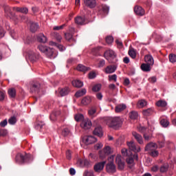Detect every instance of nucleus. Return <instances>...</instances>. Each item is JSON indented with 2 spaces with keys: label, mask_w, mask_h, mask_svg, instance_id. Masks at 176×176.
<instances>
[{
  "label": "nucleus",
  "mask_w": 176,
  "mask_h": 176,
  "mask_svg": "<svg viewBox=\"0 0 176 176\" xmlns=\"http://www.w3.org/2000/svg\"><path fill=\"white\" fill-rule=\"evenodd\" d=\"M107 124L111 129L118 130V129L122 127V124H123V121H122V118H120V117L109 118V119H107Z\"/></svg>",
  "instance_id": "f257e3e1"
},
{
  "label": "nucleus",
  "mask_w": 176,
  "mask_h": 176,
  "mask_svg": "<svg viewBox=\"0 0 176 176\" xmlns=\"http://www.w3.org/2000/svg\"><path fill=\"white\" fill-rule=\"evenodd\" d=\"M15 160L17 162V163H20L21 164H25V163H31V162L34 160V157L31 154L23 155L21 153H18L16 155Z\"/></svg>",
  "instance_id": "f03ea898"
},
{
  "label": "nucleus",
  "mask_w": 176,
  "mask_h": 176,
  "mask_svg": "<svg viewBox=\"0 0 176 176\" xmlns=\"http://www.w3.org/2000/svg\"><path fill=\"white\" fill-rule=\"evenodd\" d=\"M113 155H111L108 158V160L110 162L106 166L107 173H115L116 171V166H115V164H113Z\"/></svg>",
  "instance_id": "7ed1b4c3"
},
{
  "label": "nucleus",
  "mask_w": 176,
  "mask_h": 176,
  "mask_svg": "<svg viewBox=\"0 0 176 176\" xmlns=\"http://www.w3.org/2000/svg\"><path fill=\"white\" fill-rule=\"evenodd\" d=\"M44 38V34H40L37 36V42H39L41 43L40 45H38V49L41 53H45V42L43 41Z\"/></svg>",
  "instance_id": "20e7f679"
},
{
  "label": "nucleus",
  "mask_w": 176,
  "mask_h": 176,
  "mask_svg": "<svg viewBox=\"0 0 176 176\" xmlns=\"http://www.w3.org/2000/svg\"><path fill=\"white\" fill-rule=\"evenodd\" d=\"M41 90V83L39 82H34L30 86V93H39Z\"/></svg>",
  "instance_id": "39448f33"
},
{
  "label": "nucleus",
  "mask_w": 176,
  "mask_h": 176,
  "mask_svg": "<svg viewBox=\"0 0 176 176\" xmlns=\"http://www.w3.org/2000/svg\"><path fill=\"white\" fill-rule=\"evenodd\" d=\"M91 120L87 118H85V120H83L80 124V127L84 129V130H89V129H91Z\"/></svg>",
  "instance_id": "423d86ee"
},
{
  "label": "nucleus",
  "mask_w": 176,
  "mask_h": 176,
  "mask_svg": "<svg viewBox=\"0 0 176 176\" xmlns=\"http://www.w3.org/2000/svg\"><path fill=\"white\" fill-rule=\"evenodd\" d=\"M83 142L85 145H91V144L97 142V138L92 135L85 136L83 138Z\"/></svg>",
  "instance_id": "0eeeda50"
},
{
  "label": "nucleus",
  "mask_w": 176,
  "mask_h": 176,
  "mask_svg": "<svg viewBox=\"0 0 176 176\" xmlns=\"http://www.w3.org/2000/svg\"><path fill=\"white\" fill-rule=\"evenodd\" d=\"M116 163L118 164L119 170H123L124 168V159L122 157V155H118L116 156Z\"/></svg>",
  "instance_id": "6e6552de"
},
{
  "label": "nucleus",
  "mask_w": 176,
  "mask_h": 176,
  "mask_svg": "<svg viewBox=\"0 0 176 176\" xmlns=\"http://www.w3.org/2000/svg\"><path fill=\"white\" fill-rule=\"evenodd\" d=\"M5 14L9 19H14L16 17V14L12 12V8L9 7V6H6L4 7Z\"/></svg>",
  "instance_id": "1a4fd4ad"
},
{
  "label": "nucleus",
  "mask_w": 176,
  "mask_h": 176,
  "mask_svg": "<svg viewBox=\"0 0 176 176\" xmlns=\"http://www.w3.org/2000/svg\"><path fill=\"white\" fill-rule=\"evenodd\" d=\"M157 148V144L156 143L150 142L146 145L144 151H146V152H148L149 153L150 152L156 150Z\"/></svg>",
  "instance_id": "9d476101"
},
{
  "label": "nucleus",
  "mask_w": 176,
  "mask_h": 176,
  "mask_svg": "<svg viewBox=\"0 0 176 176\" xmlns=\"http://www.w3.org/2000/svg\"><path fill=\"white\" fill-rule=\"evenodd\" d=\"M105 163H107V162L103 161L102 162H99V163L95 164L94 166V169L96 171V173H101V171H102V170H104Z\"/></svg>",
  "instance_id": "9b49d317"
},
{
  "label": "nucleus",
  "mask_w": 176,
  "mask_h": 176,
  "mask_svg": "<svg viewBox=\"0 0 176 176\" xmlns=\"http://www.w3.org/2000/svg\"><path fill=\"white\" fill-rule=\"evenodd\" d=\"M132 135L133 137H134L135 140H136L138 144H140V145H144V139L142 138V136L140 135V133L133 131L132 132Z\"/></svg>",
  "instance_id": "f8f14e48"
},
{
  "label": "nucleus",
  "mask_w": 176,
  "mask_h": 176,
  "mask_svg": "<svg viewBox=\"0 0 176 176\" xmlns=\"http://www.w3.org/2000/svg\"><path fill=\"white\" fill-rule=\"evenodd\" d=\"M127 146H129L130 151H133V152H141V148L140 146L137 148L134 142H127Z\"/></svg>",
  "instance_id": "ddd939ff"
},
{
  "label": "nucleus",
  "mask_w": 176,
  "mask_h": 176,
  "mask_svg": "<svg viewBox=\"0 0 176 176\" xmlns=\"http://www.w3.org/2000/svg\"><path fill=\"white\" fill-rule=\"evenodd\" d=\"M70 91L71 89H69V87H65L63 88L59 89V94L60 97H65V96H68Z\"/></svg>",
  "instance_id": "4468645a"
},
{
  "label": "nucleus",
  "mask_w": 176,
  "mask_h": 176,
  "mask_svg": "<svg viewBox=\"0 0 176 176\" xmlns=\"http://www.w3.org/2000/svg\"><path fill=\"white\" fill-rule=\"evenodd\" d=\"M84 4L85 6H87V8H90V9H93V8H96V6L97 5V2L96 0H83Z\"/></svg>",
  "instance_id": "2eb2a0df"
},
{
  "label": "nucleus",
  "mask_w": 176,
  "mask_h": 176,
  "mask_svg": "<svg viewBox=\"0 0 176 176\" xmlns=\"http://www.w3.org/2000/svg\"><path fill=\"white\" fill-rule=\"evenodd\" d=\"M104 56L106 60H108L109 57H111V58H115V57H116V54H115L113 50H109L104 52Z\"/></svg>",
  "instance_id": "dca6fc26"
},
{
  "label": "nucleus",
  "mask_w": 176,
  "mask_h": 176,
  "mask_svg": "<svg viewBox=\"0 0 176 176\" xmlns=\"http://www.w3.org/2000/svg\"><path fill=\"white\" fill-rule=\"evenodd\" d=\"M134 12L138 16H144L145 14V10L141 6H136L134 8Z\"/></svg>",
  "instance_id": "f3484780"
},
{
  "label": "nucleus",
  "mask_w": 176,
  "mask_h": 176,
  "mask_svg": "<svg viewBox=\"0 0 176 176\" xmlns=\"http://www.w3.org/2000/svg\"><path fill=\"white\" fill-rule=\"evenodd\" d=\"M144 61L149 65H153V64H155V60L151 55H146L144 56Z\"/></svg>",
  "instance_id": "a211bd4d"
},
{
  "label": "nucleus",
  "mask_w": 176,
  "mask_h": 176,
  "mask_svg": "<svg viewBox=\"0 0 176 176\" xmlns=\"http://www.w3.org/2000/svg\"><path fill=\"white\" fill-rule=\"evenodd\" d=\"M93 134L94 135H97V137H102L103 134H102V128L101 126H98L96 128H95V129L93 131Z\"/></svg>",
  "instance_id": "6ab92c4d"
},
{
  "label": "nucleus",
  "mask_w": 176,
  "mask_h": 176,
  "mask_svg": "<svg viewBox=\"0 0 176 176\" xmlns=\"http://www.w3.org/2000/svg\"><path fill=\"white\" fill-rule=\"evenodd\" d=\"M126 162L129 167V168H133L134 167V157L133 156H129L126 159Z\"/></svg>",
  "instance_id": "aec40b11"
},
{
  "label": "nucleus",
  "mask_w": 176,
  "mask_h": 176,
  "mask_svg": "<svg viewBox=\"0 0 176 176\" xmlns=\"http://www.w3.org/2000/svg\"><path fill=\"white\" fill-rule=\"evenodd\" d=\"M60 115H61V111L60 110H54L50 115L51 120H56V119H57V117L60 116Z\"/></svg>",
  "instance_id": "412c9836"
},
{
  "label": "nucleus",
  "mask_w": 176,
  "mask_h": 176,
  "mask_svg": "<svg viewBox=\"0 0 176 176\" xmlns=\"http://www.w3.org/2000/svg\"><path fill=\"white\" fill-rule=\"evenodd\" d=\"M115 71H116V66L115 65H109L104 69L105 74H113Z\"/></svg>",
  "instance_id": "4be33fe9"
},
{
  "label": "nucleus",
  "mask_w": 176,
  "mask_h": 176,
  "mask_svg": "<svg viewBox=\"0 0 176 176\" xmlns=\"http://www.w3.org/2000/svg\"><path fill=\"white\" fill-rule=\"evenodd\" d=\"M148 105V102L145 99H141L138 101L137 107L138 108H145Z\"/></svg>",
  "instance_id": "5701e85b"
},
{
  "label": "nucleus",
  "mask_w": 176,
  "mask_h": 176,
  "mask_svg": "<svg viewBox=\"0 0 176 176\" xmlns=\"http://www.w3.org/2000/svg\"><path fill=\"white\" fill-rule=\"evenodd\" d=\"M86 19H85V17L77 16L75 18V23L76 24H78V25H83Z\"/></svg>",
  "instance_id": "b1692460"
},
{
  "label": "nucleus",
  "mask_w": 176,
  "mask_h": 176,
  "mask_svg": "<svg viewBox=\"0 0 176 176\" xmlns=\"http://www.w3.org/2000/svg\"><path fill=\"white\" fill-rule=\"evenodd\" d=\"M74 87H77V89H80V87H83V82L79 80H74L72 82Z\"/></svg>",
  "instance_id": "393cba45"
},
{
  "label": "nucleus",
  "mask_w": 176,
  "mask_h": 176,
  "mask_svg": "<svg viewBox=\"0 0 176 176\" xmlns=\"http://www.w3.org/2000/svg\"><path fill=\"white\" fill-rule=\"evenodd\" d=\"M30 23L31 32H36V31H38V28H39V25L38 24V23H34L31 21H30Z\"/></svg>",
  "instance_id": "a878e982"
},
{
  "label": "nucleus",
  "mask_w": 176,
  "mask_h": 176,
  "mask_svg": "<svg viewBox=\"0 0 176 176\" xmlns=\"http://www.w3.org/2000/svg\"><path fill=\"white\" fill-rule=\"evenodd\" d=\"M45 53L47 57H48L49 58H52L54 50L50 47H47L45 48Z\"/></svg>",
  "instance_id": "bb28decb"
},
{
  "label": "nucleus",
  "mask_w": 176,
  "mask_h": 176,
  "mask_svg": "<svg viewBox=\"0 0 176 176\" xmlns=\"http://www.w3.org/2000/svg\"><path fill=\"white\" fill-rule=\"evenodd\" d=\"M76 69L80 72H87V71H90V67H87L83 65H78Z\"/></svg>",
  "instance_id": "cd10ccee"
},
{
  "label": "nucleus",
  "mask_w": 176,
  "mask_h": 176,
  "mask_svg": "<svg viewBox=\"0 0 176 176\" xmlns=\"http://www.w3.org/2000/svg\"><path fill=\"white\" fill-rule=\"evenodd\" d=\"M28 56L29 59L30 61H32V63H35V61H36V60L38 59V56H36V54H35L32 51H30L28 53Z\"/></svg>",
  "instance_id": "c85d7f7f"
},
{
  "label": "nucleus",
  "mask_w": 176,
  "mask_h": 176,
  "mask_svg": "<svg viewBox=\"0 0 176 176\" xmlns=\"http://www.w3.org/2000/svg\"><path fill=\"white\" fill-rule=\"evenodd\" d=\"M91 102V97L90 96H85L81 100V104L82 105H89Z\"/></svg>",
  "instance_id": "c756f323"
},
{
  "label": "nucleus",
  "mask_w": 176,
  "mask_h": 176,
  "mask_svg": "<svg viewBox=\"0 0 176 176\" xmlns=\"http://www.w3.org/2000/svg\"><path fill=\"white\" fill-rule=\"evenodd\" d=\"M13 9L14 10H16L19 13H23V14H27V13H28V8H27L16 7V8H14Z\"/></svg>",
  "instance_id": "7c9ffc66"
},
{
  "label": "nucleus",
  "mask_w": 176,
  "mask_h": 176,
  "mask_svg": "<svg viewBox=\"0 0 176 176\" xmlns=\"http://www.w3.org/2000/svg\"><path fill=\"white\" fill-rule=\"evenodd\" d=\"M154 110L152 108H148L147 109H144L142 111L144 116H151V115H153Z\"/></svg>",
  "instance_id": "2f4dec72"
},
{
  "label": "nucleus",
  "mask_w": 176,
  "mask_h": 176,
  "mask_svg": "<svg viewBox=\"0 0 176 176\" xmlns=\"http://www.w3.org/2000/svg\"><path fill=\"white\" fill-rule=\"evenodd\" d=\"M78 163H79L81 167H89V166L90 165V162L87 160H79L78 161Z\"/></svg>",
  "instance_id": "473e14b6"
},
{
  "label": "nucleus",
  "mask_w": 176,
  "mask_h": 176,
  "mask_svg": "<svg viewBox=\"0 0 176 176\" xmlns=\"http://www.w3.org/2000/svg\"><path fill=\"white\" fill-rule=\"evenodd\" d=\"M141 69H142L144 72H149L151 69V65L148 63H143L141 65Z\"/></svg>",
  "instance_id": "72a5a7b5"
},
{
  "label": "nucleus",
  "mask_w": 176,
  "mask_h": 176,
  "mask_svg": "<svg viewBox=\"0 0 176 176\" xmlns=\"http://www.w3.org/2000/svg\"><path fill=\"white\" fill-rule=\"evenodd\" d=\"M129 118L131 119V120H135L136 119H138V112L135 111H132L129 113Z\"/></svg>",
  "instance_id": "f704fd0d"
},
{
  "label": "nucleus",
  "mask_w": 176,
  "mask_h": 176,
  "mask_svg": "<svg viewBox=\"0 0 176 176\" xmlns=\"http://www.w3.org/2000/svg\"><path fill=\"white\" fill-rule=\"evenodd\" d=\"M86 93H87L86 89H82L81 90L78 91L75 94V97H76L77 98H79V97H82V96H85Z\"/></svg>",
  "instance_id": "c9c22d12"
},
{
  "label": "nucleus",
  "mask_w": 176,
  "mask_h": 176,
  "mask_svg": "<svg viewBox=\"0 0 176 176\" xmlns=\"http://www.w3.org/2000/svg\"><path fill=\"white\" fill-rule=\"evenodd\" d=\"M126 108V104H118L116 107V112H117V113H119V112L124 111Z\"/></svg>",
  "instance_id": "e433bc0d"
},
{
  "label": "nucleus",
  "mask_w": 176,
  "mask_h": 176,
  "mask_svg": "<svg viewBox=\"0 0 176 176\" xmlns=\"http://www.w3.org/2000/svg\"><path fill=\"white\" fill-rule=\"evenodd\" d=\"M160 124L161 126H162V127H168L169 124H170V122L167 120V118H162L160 120Z\"/></svg>",
  "instance_id": "4c0bfd02"
},
{
  "label": "nucleus",
  "mask_w": 176,
  "mask_h": 176,
  "mask_svg": "<svg viewBox=\"0 0 176 176\" xmlns=\"http://www.w3.org/2000/svg\"><path fill=\"white\" fill-rule=\"evenodd\" d=\"M8 95L10 97V98H14L16 97V89L14 88L9 89Z\"/></svg>",
  "instance_id": "58836bf2"
},
{
  "label": "nucleus",
  "mask_w": 176,
  "mask_h": 176,
  "mask_svg": "<svg viewBox=\"0 0 176 176\" xmlns=\"http://www.w3.org/2000/svg\"><path fill=\"white\" fill-rule=\"evenodd\" d=\"M156 105H157V107H160L161 108H164V107H167V102H166L165 100H158L156 102Z\"/></svg>",
  "instance_id": "ea45409f"
},
{
  "label": "nucleus",
  "mask_w": 176,
  "mask_h": 176,
  "mask_svg": "<svg viewBox=\"0 0 176 176\" xmlns=\"http://www.w3.org/2000/svg\"><path fill=\"white\" fill-rule=\"evenodd\" d=\"M74 119L76 122H83L85 120V116L82 114H77L75 116Z\"/></svg>",
  "instance_id": "a19ab883"
},
{
  "label": "nucleus",
  "mask_w": 176,
  "mask_h": 176,
  "mask_svg": "<svg viewBox=\"0 0 176 176\" xmlns=\"http://www.w3.org/2000/svg\"><path fill=\"white\" fill-rule=\"evenodd\" d=\"M102 151H103V153H104V155H107V156L109 155H111V147L109 146H107L106 147H104Z\"/></svg>",
  "instance_id": "79ce46f5"
},
{
  "label": "nucleus",
  "mask_w": 176,
  "mask_h": 176,
  "mask_svg": "<svg viewBox=\"0 0 176 176\" xmlns=\"http://www.w3.org/2000/svg\"><path fill=\"white\" fill-rule=\"evenodd\" d=\"M96 112H97V109L92 108L88 111V114L89 116H91V118H94Z\"/></svg>",
  "instance_id": "37998d69"
},
{
  "label": "nucleus",
  "mask_w": 176,
  "mask_h": 176,
  "mask_svg": "<svg viewBox=\"0 0 176 176\" xmlns=\"http://www.w3.org/2000/svg\"><path fill=\"white\" fill-rule=\"evenodd\" d=\"M50 45H51L52 46H56V47L59 49L60 52H63V50H64L63 45H57L56 43L53 41L50 42Z\"/></svg>",
  "instance_id": "c03bdc74"
},
{
  "label": "nucleus",
  "mask_w": 176,
  "mask_h": 176,
  "mask_svg": "<svg viewBox=\"0 0 176 176\" xmlns=\"http://www.w3.org/2000/svg\"><path fill=\"white\" fill-rule=\"evenodd\" d=\"M129 54L131 58H135L137 57V53L135 52V50H129Z\"/></svg>",
  "instance_id": "a18cd8bd"
},
{
  "label": "nucleus",
  "mask_w": 176,
  "mask_h": 176,
  "mask_svg": "<svg viewBox=\"0 0 176 176\" xmlns=\"http://www.w3.org/2000/svg\"><path fill=\"white\" fill-rule=\"evenodd\" d=\"M101 90V84H97L94 85L92 88V91L97 93V91H100Z\"/></svg>",
  "instance_id": "49530a36"
},
{
  "label": "nucleus",
  "mask_w": 176,
  "mask_h": 176,
  "mask_svg": "<svg viewBox=\"0 0 176 176\" xmlns=\"http://www.w3.org/2000/svg\"><path fill=\"white\" fill-rule=\"evenodd\" d=\"M169 61L172 63H176V55L174 54H170L169 55Z\"/></svg>",
  "instance_id": "de8ad7c7"
},
{
  "label": "nucleus",
  "mask_w": 176,
  "mask_h": 176,
  "mask_svg": "<svg viewBox=\"0 0 176 176\" xmlns=\"http://www.w3.org/2000/svg\"><path fill=\"white\" fill-rule=\"evenodd\" d=\"M148 153L152 156V157H157L159 156V151L156 149L153 151H150Z\"/></svg>",
  "instance_id": "09e8293b"
},
{
  "label": "nucleus",
  "mask_w": 176,
  "mask_h": 176,
  "mask_svg": "<svg viewBox=\"0 0 176 176\" xmlns=\"http://www.w3.org/2000/svg\"><path fill=\"white\" fill-rule=\"evenodd\" d=\"M109 82H112V80H113V82H116L118 80V76L116 74L109 76Z\"/></svg>",
  "instance_id": "8fccbe9b"
},
{
  "label": "nucleus",
  "mask_w": 176,
  "mask_h": 176,
  "mask_svg": "<svg viewBox=\"0 0 176 176\" xmlns=\"http://www.w3.org/2000/svg\"><path fill=\"white\" fill-rule=\"evenodd\" d=\"M168 170V165H162L160 167V173H166Z\"/></svg>",
  "instance_id": "3c124183"
},
{
  "label": "nucleus",
  "mask_w": 176,
  "mask_h": 176,
  "mask_svg": "<svg viewBox=\"0 0 176 176\" xmlns=\"http://www.w3.org/2000/svg\"><path fill=\"white\" fill-rule=\"evenodd\" d=\"M71 133V131L68 128H65L63 131L62 134L64 135V137H67V135H69V133Z\"/></svg>",
  "instance_id": "603ef678"
},
{
  "label": "nucleus",
  "mask_w": 176,
  "mask_h": 176,
  "mask_svg": "<svg viewBox=\"0 0 176 176\" xmlns=\"http://www.w3.org/2000/svg\"><path fill=\"white\" fill-rule=\"evenodd\" d=\"M83 176H94L93 170H85L83 173Z\"/></svg>",
  "instance_id": "864d4df0"
},
{
  "label": "nucleus",
  "mask_w": 176,
  "mask_h": 176,
  "mask_svg": "<svg viewBox=\"0 0 176 176\" xmlns=\"http://www.w3.org/2000/svg\"><path fill=\"white\" fill-rule=\"evenodd\" d=\"M17 122L16 117L12 116L8 120V123L10 124H14Z\"/></svg>",
  "instance_id": "5fc2aeb1"
},
{
  "label": "nucleus",
  "mask_w": 176,
  "mask_h": 176,
  "mask_svg": "<svg viewBox=\"0 0 176 176\" xmlns=\"http://www.w3.org/2000/svg\"><path fill=\"white\" fill-rule=\"evenodd\" d=\"M102 12L104 14H108V13H109V7H108V6H103Z\"/></svg>",
  "instance_id": "6e6d98bb"
},
{
  "label": "nucleus",
  "mask_w": 176,
  "mask_h": 176,
  "mask_svg": "<svg viewBox=\"0 0 176 176\" xmlns=\"http://www.w3.org/2000/svg\"><path fill=\"white\" fill-rule=\"evenodd\" d=\"M5 96H6V92L5 91H0V101L5 100Z\"/></svg>",
  "instance_id": "4d7b16f0"
},
{
  "label": "nucleus",
  "mask_w": 176,
  "mask_h": 176,
  "mask_svg": "<svg viewBox=\"0 0 176 176\" xmlns=\"http://www.w3.org/2000/svg\"><path fill=\"white\" fill-rule=\"evenodd\" d=\"M106 156H108L107 155H105V153H104L103 150L100 151L99 152V157L100 159H101L102 160H103V159H105Z\"/></svg>",
  "instance_id": "13d9d810"
},
{
  "label": "nucleus",
  "mask_w": 176,
  "mask_h": 176,
  "mask_svg": "<svg viewBox=\"0 0 176 176\" xmlns=\"http://www.w3.org/2000/svg\"><path fill=\"white\" fill-rule=\"evenodd\" d=\"M106 42L108 45H111L113 42V37L112 36H107L106 37Z\"/></svg>",
  "instance_id": "bf43d9fd"
},
{
  "label": "nucleus",
  "mask_w": 176,
  "mask_h": 176,
  "mask_svg": "<svg viewBox=\"0 0 176 176\" xmlns=\"http://www.w3.org/2000/svg\"><path fill=\"white\" fill-rule=\"evenodd\" d=\"M65 27V24L61 25L60 26H54L53 30L54 31H60V30H63Z\"/></svg>",
  "instance_id": "052dcab7"
},
{
  "label": "nucleus",
  "mask_w": 176,
  "mask_h": 176,
  "mask_svg": "<svg viewBox=\"0 0 176 176\" xmlns=\"http://www.w3.org/2000/svg\"><path fill=\"white\" fill-rule=\"evenodd\" d=\"M65 36L67 41H72V37H73L72 34L65 33Z\"/></svg>",
  "instance_id": "680f3d73"
},
{
  "label": "nucleus",
  "mask_w": 176,
  "mask_h": 176,
  "mask_svg": "<svg viewBox=\"0 0 176 176\" xmlns=\"http://www.w3.org/2000/svg\"><path fill=\"white\" fill-rule=\"evenodd\" d=\"M5 30L3 28H2V26H0V38H3V36H5Z\"/></svg>",
  "instance_id": "e2e57ef3"
},
{
  "label": "nucleus",
  "mask_w": 176,
  "mask_h": 176,
  "mask_svg": "<svg viewBox=\"0 0 176 176\" xmlns=\"http://www.w3.org/2000/svg\"><path fill=\"white\" fill-rule=\"evenodd\" d=\"M8 134L6 129H0V137H5Z\"/></svg>",
  "instance_id": "0e129e2a"
},
{
  "label": "nucleus",
  "mask_w": 176,
  "mask_h": 176,
  "mask_svg": "<svg viewBox=\"0 0 176 176\" xmlns=\"http://www.w3.org/2000/svg\"><path fill=\"white\" fill-rule=\"evenodd\" d=\"M96 76H97L96 74V72H89V79H94V78H96Z\"/></svg>",
  "instance_id": "69168bd1"
},
{
  "label": "nucleus",
  "mask_w": 176,
  "mask_h": 176,
  "mask_svg": "<svg viewBox=\"0 0 176 176\" xmlns=\"http://www.w3.org/2000/svg\"><path fill=\"white\" fill-rule=\"evenodd\" d=\"M157 142H158V146L160 148H164L165 145L164 140L162 141L159 140Z\"/></svg>",
  "instance_id": "338daca9"
},
{
  "label": "nucleus",
  "mask_w": 176,
  "mask_h": 176,
  "mask_svg": "<svg viewBox=\"0 0 176 176\" xmlns=\"http://www.w3.org/2000/svg\"><path fill=\"white\" fill-rule=\"evenodd\" d=\"M105 65V60H100L98 63V68H102Z\"/></svg>",
  "instance_id": "774afa93"
}]
</instances>
